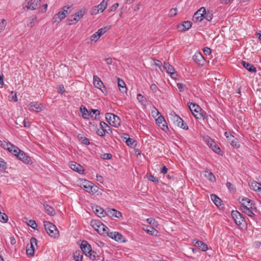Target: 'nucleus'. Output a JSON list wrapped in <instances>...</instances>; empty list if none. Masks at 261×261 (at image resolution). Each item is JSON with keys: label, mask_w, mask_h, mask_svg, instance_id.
I'll list each match as a JSON object with an SVG mask.
<instances>
[{"label": "nucleus", "mask_w": 261, "mask_h": 261, "mask_svg": "<svg viewBox=\"0 0 261 261\" xmlns=\"http://www.w3.org/2000/svg\"><path fill=\"white\" fill-rule=\"evenodd\" d=\"M93 85L95 88L101 90L103 93L107 92L106 88L103 82L97 75H95L93 76Z\"/></svg>", "instance_id": "nucleus-10"}, {"label": "nucleus", "mask_w": 261, "mask_h": 261, "mask_svg": "<svg viewBox=\"0 0 261 261\" xmlns=\"http://www.w3.org/2000/svg\"><path fill=\"white\" fill-rule=\"evenodd\" d=\"M35 249L30 248L29 246L26 249V252L28 256H32L34 254Z\"/></svg>", "instance_id": "nucleus-54"}, {"label": "nucleus", "mask_w": 261, "mask_h": 261, "mask_svg": "<svg viewBox=\"0 0 261 261\" xmlns=\"http://www.w3.org/2000/svg\"><path fill=\"white\" fill-rule=\"evenodd\" d=\"M8 220V216L5 213H0V221L7 222Z\"/></svg>", "instance_id": "nucleus-59"}, {"label": "nucleus", "mask_w": 261, "mask_h": 261, "mask_svg": "<svg viewBox=\"0 0 261 261\" xmlns=\"http://www.w3.org/2000/svg\"><path fill=\"white\" fill-rule=\"evenodd\" d=\"M249 185L252 190L261 194V184L254 180H250Z\"/></svg>", "instance_id": "nucleus-18"}, {"label": "nucleus", "mask_w": 261, "mask_h": 261, "mask_svg": "<svg viewBox=\"0 0 261 261\" xmlns=\"http://www.w3.org/2000/svg\"><path fill=\"white\" fill-rule=\"evenodd\" d=\"M41 5V0L32 1L31 8L32 10H34L39 8Z\"/></svg>", "instance_id": "nucleus-44"}, {"label": "nucleus", "mask_w": 261, "mask_h": 261, "mask_svg": "<svg viewBox=\"0 0 261 261\" xmlns=\"http://www.w3.org/2000/svg\"><path fill=\"white\" fill-rule=\"evenodd\" d=\"M58 92L60 94H63L65 92V88L63 85H60L58 88Z\"/></svg>", "instance_id": "nucleus-64"}, {"label": "nucleus", "mask_w": 261, "mask_h": 261, "mask_svg": "<svg viewBox=\"0 0 261 261\" xmlns=\"http://www.w3.org/2000/svg\"><path fill=\"white\" fill-rule=\"evenodd\" d=\"M99 36L96 33H94L90 37L91 43H92L93 41L96 42L99 39Z\"/></svg>", "instance_id": "nucleus-55"}, {"label": "nucleus", "mask_w": 261, "mask_h": 261, "mask_svg": "<svg viewBox=\"0 0 261 261\" xmlns=\"http://www.w3.org/2000/svg\"><path fill=\"white\" fill-rule=\"evenodd\" d=\"M100 126V128L106 133L111 134L112 133L111 128L105 122L101 121Z\"/></svg>", "instance_id": "nucleus-25"}, {"label": "nucleus", "mask_w": 261, "mask_h": 261, "mask_svg": "<svg viewBox=\"0 0 261 261\" xmlns=\"http://www.w3.org/2000/svg\"><path fill=\"white\" fill-rule=\"evenodd\" d=\"M100 115V111L97 109H91L90 110V116L91 118L97 119V116Z\"/></svg>", "instance_id": "nucleus-35"}, {"label": "nucleus", "mask_w": 261, "mask_h": 261, "mask_svg": "<svg viewBox=\"0 0 261 261\" xmlns=\"http://www.w3.org/2000/svg\"><path fill=\"white\" fill-rule=\"evenodd\" d=\"M73 257L75 261H82L83 253L80 251H76L73 253Z\"/></svg>", "instance_id": "nucleus-34"}, {"label": "nucleus", "mask_w": 261, "mask_h": 261, "mask_svg": "<svg viewBox=\"0 0 261 261\" xmlns=\"http://www.w3.org/2000/svg\"><path fill=\"white\" fill-rule=\"evenodd\" d=\"M203 140L208 146H212V144H214L215 141L210 138L208 136H205L203 137Z\"/></svg>", "instance_id": "nucleus-40"}, {"label": "nucleus", "mask_w": 261, "mask_h": 261, "mask_svg": "<svg viewBox=\"0 0 261 261\" xmlns=\"http://www.w3.org/2000/svg\"><path fill=\"white\" fill-rule=\"evenodd\" d=\"M80 247L83 253L87 256L89 255L90 253L92 252V250L91 246L87 241H83Z\"/></svg>", "instance_id": "nucleus-13"}, {"label": "nucleus", "mask_w": 261, "mask_h": 261, "mask_svg": "<svg viewBox=\"0 0 261 261\" xmlns=\"http://www.w3.org/2000/svg\"><path fill=\"white\" fill-rule=\"evenodd\" d=\"M251 200L248 198H242L241 203L240 206H244L245 205H246L247 204L249 203Z\"/></svg>", "instance_id": "nucleus-56"}, {"label": "nucleus", "mask_w": 261, "mask_h": 261, "mask_svg": "<svg viewBox=\"0 0 261 261\" xmlns=\"http://www.w3.org/2000/svg\"><path fill=\"white\" fill-rule=\"evenodd\" d=\"M88 256L89 257L90 259L92 260H98L100 259V256L98 254V253L96 252L93 250L92 251L91 253H90Z\"/></svg>", "instance_id": "nucleus-41"}, {"label": "nucleus", "mask_w": 261, "mask_h": 261, "mask_svg": "<svg viewBox=\"0 0 261 261\" xmlns=\"http://www.w3.org/2000/svg\"><path fill=\"white\" fill-rule=\"evenodd\" d=\"M80 111L82 113V117L85 119L89 118L90 116V111L89 112L87 109L84 106H81L80 107Z\"/></svg>", "instance_id": "nucleus-30"}, {"label": "nucleus", "mask_w": 261, "mask_h": 261, "mask_svg": "<svg viewBox=\"0 0 261 261\" xmlns=\"http://www.w3.org/2000/svg\"><path fill=\"white\" fill-rule=\"evenodd\" d=\"M177 87L180 92H183L186 86L182 83H177Z\"/></svg>", "instance_id": "nucleus-61"}, {"label": "nucleus", "mask_w": 261, "mask_h": 261, "mask_svg": "<svg viewBox=\"0 0 261 261\" xmlns=\"http://www.w3.org/2000/svg\"><path fill=\"white\" fill-rule=\"evenodd\" d=\"M177 13V8H172L170 10L169 15L170 17H173L175 16Z\"/></svg>", "instance_id": "nucleus-62"}, {"label": "nucleus", "mask_w": 261, "mask_h": 261, "mask_svg": "<svg viewBox=\"0 0 261 261\" xmlns=\"http://www.w3.org/2000/svg\"><path fill=\"white\" fill-rule=\"evenodd\" d=\"M226 186H227V188L229 189V191H234V190H235L234 186L231 182H227Z\"/></svg>", "instance_id": "nucleus-63"}, {"label": "nucleus", "mask_w": 261, "mask_h": 261, "mask_svg": "<svg viewBox=\"0 0 261 261\" xmlns=\"http://www.w3.org/2000/svg\"><path fill=\"white\" fill-rule=\"evenodd\" d=\"M37 17L33 15L29 18L28 26L31 28L34 27L37 23Z\"/></svg>", "instance_id": "nucleus-36"}, {"label": "nucleus", "mask_w": 261, "mask_h": 261, "mask_svg": "<svg viewBox=\"0 0 261 261\" xmlns=\"http://www.w3.org/2000/svg\"><path fill=\"white\" fill-rule=\"evenodd\" d=\"M108 30H109V28L106 27H104V28L99 29L97 31V32H96V33L99 36V37H100L101 35L104 34L106 32H107Z\"/></svg>", "instance_id": "nucleus-50"}, {"label": "nucleus", "mask_w": 261, "mask_h": 261, "mask_svg": "<svg viewBox=\"0 0 261 261\" xmlns=\"http://www.w3.org/2000/svg\"><path fill=\"white\" fill-rule=\"evenodd\" d=\"M204 176L206 178H207L209 180L213 182L216 181L215 176L214 175L213 173L211 171H210L208 169H206L204 170Z\"/></svg>", "instance_id": "nucleus-26"}, {"label": "nucleus", "mask_w": 261, "mask_h": 261, "mask_svg": "<svg viewBox=\"0 0 261 261\" xmlns=\"http://www.w3.org/2000/svg\"><path fill=\"white\" fill-rule=\"evenodd\" d=\"M69 9H70V7L68 6L63 7L60 11L54 15L53 17V22H59L64 19L68 13L67 11Z\"/></svg>", "instance_id": "nucleus-7"}, {"label": "nucleus", "mask_w": 261, "mask_h": 261, "mask_svg": "<svg viewBox=\"0 0 261 261\" xmlns=\"http://www.w3.org/2000/svg\"><path fill=\"white\" fill-rule=\"evenodd\" d=\"M164 68L167 71V72L170 75V76L172 79H175L177 76V73L175 71V69L173 67L168 63H164Z\"/></svg>", "instance_id": "nucleus-15"}, {"label": "nucleus", "mask_w": 261, "mask_h": 261, "mask_svg": "<svg viewBox=\"0 0 261 261\" xmlns=\"http://www.w3.org/2000/svg\"><path fill=\"white\" fill-rule=\"evenodd\" d=\"M242 65H243L244 67L248 71L251 73L256 72V68L254 65L251 64L244 61H242Z\"/></svg>", "instance_id": "nucleus-20"}, {"label": "nucleus", "mask_w": 261, "mask_h": 261, "mask_svg": "<svg viewBox=\"0 0 261 261\" xmlns=\"http://www.w3.org/2000/svg\"><path fill=\"white\" fill-rule=\"evenodd\" d=\"M28 225L30 226L31 227H32L34 229H36L37 227V224L35 220H30L29 221Z\"/></svg>", "instance_id": "nucleus-53"}, {"label": "nucleus", "mask_w": 261, "mask_h": 261, "mask_svg": "<svg viewBox=\"0 0 261 261\" xmlns=\"http://www.w3.org/2000/svg\"><path fill=\"white\" fill-rule=\"evenodd\" d=\"M10 152H11L13 155L17 156V158L18 156V155L20 153V152L22 151L17 146L13 145L11 148L10 149L9 151Z\"/></svg>", "instance_id": "nucleus-32"}, {"label": "nucleus", "mask_w": 261, "mask_h": 261, "mask_svg": "<svg viewBox=\"0 0 261 261\" xmlns=\"http://www.w3.org/2000/svg\"><path fill=\"white\" fill-rule=\"evenodd\" d=\"M79 139L82 141L83 144H84L85 145H89L90 144L89 140L85 137H79Z\"/></svg>", "instance_id": "nucleus-52"}, {"label": "nucleus", "mask_w": 261, "mask_h": 261, "mask_svg": "<svg viewBox=\"0 0 261 261\" xmlns=\"http://www.w3.org/2000/svg\"><path fill=\"white\" fill-rule=\"evenodd\" d=\"M146 231L148 233L153 236H157L159 233V231L153 227H150L149 228L147 229Z\"/></svg>", "instance_id": "nucleus-45"}, {"label": "nucleus", "mask_w": 261, "mask_h": 261, "mask_svg": "<svg viewBox=\"0 0 261 261\" xmlns=\"http://www.w3.org/2000/svg\"><path fill=\"white\" fill-rule=\"evenodd\" d=\"M80 185L82 188L92 194L95 193L98 190L97 186L94 185L92 182L86 179L82 180Z\"/></svg>", "instance_id": "nucleus-3"}, {"label": "nucleus", "mask_w": 261, "mask_h": 261, "mask_svg": "<svg viewBox=\"0 0 261 261\" xmlns=\"http://www.w3.org/2000/svg\"><path fill=\"white\" fill-rule=\"evenodd\" d=\"M94 213L99 217H105L107 214V212H105L101 207L99 206H96L94 210Z\"/></svg>", "instance_id": "nucleus-27"}, {"label": "nucleus", "mask_w": 261, "mask_h": 261, "mask_svg": "<svg viewBox=\"0 0 261 261\" xmlns=\"http://www.w3.org/2000/svg\"><path fill=\"white\" fill-rule=\"evenodd\" d=\"M137 99L142 105L145 106L147 103L146 97L142 95L141 94H137Z\"/></svg>", "instance_id": "nucleus-37"}, {"label": "nucleus", "mask_w": 261, "mask_h": 261, "mask_svg": "<svg viewBox=\"0 0 261 261\" xmlns=\"http://www.w3.org/2000/svg\"><path fill=\"white\" fill-rule=\"evenodd\" d=\"M13 144L11 143L10 142H6L5 141H0V145L5 149L9 151L10 149L11 148Z\"/></svg>", "instance_id": "nucleus-33"}, {"label": "nucleus", "mask_w": 261, "mask_h": 261, "mask_svg": "<svg viewBox=\"0 0 261 261\" xmlns=\"http://www.w3.org/2000/svg\"><path fill=\"white\" fill-rule=\"evenodd\" d=\"M146 222L149 224L152 225L153 226H156L158 225V222L154 218H149L146 219Z\"/></svg>", "instance_id": "nucleus-51"}, {"label": "nucleus", "mask_w": 261, "mask_h": 261, "mask_svg": "<svg viewBox=\"0 0 261 261\" xmlns=\"http://www.w3.org/2000/svg\"><path fill=\"white\" fill-rule=\"evenodd\" d=\"M30 247L32 249H35V250L38 248L37 240L36 238L34 237L31 238L30 239Z\"/></svg>", "instance_id": "nucleus-39"}, {"label": "nucleus", "mask_w": 261, "mask_h": 261, "mask_svg": "<svg viewBox=\"0 0 261 261\" xmlns=\"http://www.w3.org/2000/svg\"><path fill=\"white\" fill-rule=\"evenodd\" d=\"M211 199L217 206H220L222 205V200L216 194H211Z\"/></svg>", "instance_id": "nucleus-28"}, {"label": "nucleus", "mask_w": 261, "mask_h": 261, "mask_svg": "<svg viewBox=\"0 0 261 261\" xmlns=\"http://www.w3.org/2000/svg\"><path fill=\"white\" fill-rule=\"evenodd\" d=\"M203 12H205V9L204 7H201L193 15L192 18L193 20L195 22H201L203 19Z\"/></svg>", "instance_id": "nucleus-12"}, {"label": "nucleus", "mask_w": 261, "mask_h": 261, "mask_svg": "<svg viewBox=\"0 0 261 261\" xmlns=\"http://www.w3.org/2000/svg\"><path fill=\"white\" fill-rule=\"evenodd\" d=\"M231 216L238 226H241L243 223H245V219L244 216L238 211H232Z\"/></svg>", "instance_id": "nucleus-9"}, {"label": "nucleus", "mask_w": 261, "mask_h": 261, "mask_svg": "<svg viewBox=\"0 0 261 261\" xmlns=\"http://www.w3.org/2000/svg\"><path fill=\"white\" fill-rule=\"evenodd\" d=\"M188 106L193 115L196 119H200L202 117V114L200 113L201 108L198 105L190 102L188 103Z\"/></svg>", "instance_id": "nucleus-8"}, {"label": "nucleus", "mask_w": 261, "mask_h": 261, "mask_svg": "<svg viewBox=\"0 0 261 261\" xmlns=\"http://www.w3.org/2000/svg\"><path fill=\"white\" fill-rule=\"evenodd\" d=\"M86 13V9H83L75 13L74 15L76 18H79L80 20L84 16Z\"/></svg>", "instance_id": "nucleus-43"}, {"label": "nucleus", "mask_w": 261, "mask_h": 261, "mask_svg": "<svg viewBox=\"0 0 261 261\" xmlns=\"http://www.w3.org/2000/svg\"><path fill=\"white\" fill-rule=\"evenodd\" d=\"M122 237H123V236L121 233H120L118 232L115 231V234L113 240H114L117 242H119V241L122 242Z\"/></svg>", "instance_id": "nucleus-49"}, {"label": "nucleus", "mask_w": 261, "mask_h": 261, "mask_svg": "<svg viewBox=\"0 0 261 261\" xmlns=\"http://www.w3.org/2000/svg\"><path fill=\"white\" fill-rule=\"evenodd\" d=\"M126 139V144L129 146H132L135 142V141L133 139L130 138H127L126 137H124Z\"/></svg>", "instance_id": "nucleus-57"}, {"label": "nucleus", "mask_w": 261, "mask_h": 261, "mask_svg": "<svg viewBox=\"0 0 261 261\" xmlns=\"http://www.w3.org/2000/svg\"><path fill=\"white\" fill-rule=\"evenodd\" d=\"M17 158L25 164L32 165L33 163V161L31 158L27 155L23 151H22L18 155Z\"/></svg>", "instance_id": "nucleus-14"}, {"label": "nucleus", "mask_w": 261, "mask_h": 261, "mask_svg": "<svg viewBox=\"0 0 261 261\" xmlns=\"http://www.w3.org/2000/svg\"><path fill=\"white\" fill-rule=\"evenodd\" d=\"M30 106L33 110L37 112H41L43 108L42 104L37 102H31Z\"/></svg>", "instance_id": "nucleus-24"}, {"label": "nucleus", "mask_w": 261, "mask_h": 261, "mask_svg": "<svg viewBox=\"0 0 261 261\" xmlns=\"http://www.w3.org/2000/svg\"><path fill=\"white\" fill-rule=\"evenodd\" d=\"M91 225L92 227L97 231L100 235H106L109 228L98 220H92Z\"/></svg>", "instance_id": "nucleus-4"}, {"label": "nucleus", "mask_w": 261, "mask_h": 261, "mask_svg": "<svg viewBox=\"0 0 261 261\" xmlns=\"http://www.w3.org/2000/svg\"><path fill=\"white\" fill-rule=\"evenodd\" d=\"M44 226L47 233L51 237L56 238L59 236V231L56 226L48 221L44 222Z\"/></svg>", "instance_id": "nucleus-5"}, {"label": "nucleus", "mask_w": 261, "mask_h": 261, "mask_svg": "<svg viewBox=\"0 0 261 261\" xmlns=\"http://www.w3.org/2000/svg\"><path fill=\"white\" fill-rule=\"evenodd\" d=\"M107 215L110 217H114L117 218L122 217V213L120 212L113 208L108 210L107 212Z\"/></svg>", "instance_id": "nucleus-19"}, {"label": "nucleus", "mask_w": 261, "mask_h": 261, "mask_svg": "<svg viewBox=\"0 0 261 261\" xmlns=\"http://www.w3.org/2000/svg\"><path fill=\"white\" fill-rule=\"evenodd\" d=\"M227 141L233 147H234L237 148H238L240 147V144L238 141V139L234 137L233 135L232 136H230V138H228Z\"/></svg>", "instance_id": "nucleus-23"}, {"label": "nucleus", "mask_w": 261, "mask_h": 261, "mask_svg": "<svg viewBox=\"0 0 261 261\" xmlns=\"http://www.w3.org/2000/svg\"><path fill=\"white\" fill-rule=\"evenodd\" d=\"M182 27L183 29H182V31H186L190 29L192 27V22L190 21H185L182 23Z\"/></svg>", "instance_id": "nucleus-38"}, {"label": "nucleus", "mask_w": 261, "mask_h": 261, "mask_svg": "<svg viewBox=\"0 0 261 261\" xmlns=\"http://www.w3.org/2000/svg\"><path fill=\"white\" fill-rule=\"evenodd\" d=\"M44 208L46 213L50 216H54L56 214L55 209L51 206L49 205L47 202L43 203Z\"/></svg>", "instance_id": "nucleus-22"}, {"label": "nucleus", "mask_w": 261, "mask_h": 261, "mask_svg": "<svg viewBox=\"0 0 261 261\" xmlns=\"http://www.w3.org/2000/svg\"><path fill=\"white\" fill-rule=\"evenodd\" d=\"M210 148H211L214 152L215 153L220 154V152H221V150L220 148V147L216 144L215 142H214V144L213 143L212 144V146H209Z\"/></svg>", "instance_id": "nucleus-42"}, {"label": "nucleus", "mask_w": 261, "mask_h": 261, "mask_svg": "<svg viewBox=\"0 0 261 261\" xmlns=\"http://www.w3.org/2000/svg\"><path fill=\"white\" fill-rule=\"evenodd\" d=\"M193 59L194 62L199 66H203L205 63V60L199 51H196L193 56Z\"/></svg>", "instance_id": "nucleus-11"}, {"label": "nucleus", "mask_w": 261, "mask_h": 261, "mask_svg": "<svg viewBox=\"0 0 261 261\" xmlns=\"http://www.w3.org/2000/svg\"><path fill=\"white\" fill-rule=\"evenodd\" d=\"M148 180L151 181L155 184L159 183V179L154 177L153 175L150 174L148 177Z\"/></svg>", "instance_id": "nucleus-58"}, {"label": "nucleus", "mask_w": 261, "mask_h": 261, "mask_svg": "<svg viewBox=\"0 0 261 261\" xmlns=\"http://www.w3.org/2000/svg\"><path fill=\"white\" fill-rule=\"evenodd\" d=\"M240 210L243 213L253 219L255 217V213L257 212L256 204L252 200L244 206H240Z\"/></svg>", "instance_id": "nucleus-1"}, {"label": "nucleus", "mask_w": 261, "mask_h": 261, "mask_svg": "<svg viewBox=\"0 0 261 261\" xmlns=\"http://www.w3.org/2000/svg\"><path fill=\"white\" fill-rule=\"evenodd\" d=\"M106 118L108 122L111 125L118 127L120 125V120L119 117L112 113H107Z\"/></svg>", "instance_id": "nucleus-6"}, {"label": "nucleus", "mask_w": 261, "mask_h": 261, "mask_svg": "<svg viewBox=\"0 0 261 261\" xmlns=\"http://www.w3.org/2000/svg\"><path fill=\"white\" fill-rule=\"evenodd\" d=\"M108 0H103L99 5L96 6L99 12H102L106 9L108 5Z\"/></svg>", "instance_id": "nucleus-29"}, {"label": "nucleus", "mask_w": 261, "mask_h": 261, "mask_svg": "<svg viewBox=\"0 0 261 261\" xmlns=\"http://www.w3.org/2000/svg\"><path fill=\"white\" fill-rule=\"evenodd\" d=\"M33 0H25L23 4V8L32 10L31 5Z\"/></svg>", "instance_id": "nucleus-47"}, {"label": "nucleus", "mask_w": 261, "mask_h": 261, "mask_svg": "<svg viewBox=\"0 0 261 261\" xmlns=\"http://www.w3.org/2000/svg\"><path fill=\"white\" fill-rule=\"evenodd\" d=\"M7 22L5 19H3L0 22V33L3 31L6 25Z\"/></svg>", "instance_id": "nucleus-60"}, {"label": "nucleus", "mask_w": 261, "mask_h": 261, "mask_svg": "<svg viewBox=\"0 0 261 261\" xmlns=\"http://www.w3.org/2000/svg\"><path fill=\"white\" fill-rule=\"evenodd\" d=\"M203 19H205L208 21H211L213 18V14L210 11L206 12L205 11V12L203 13Z\"/></svg>", "instance_id": "nucleus-46"}, {"label": "nucleus", "mask_w": 261, "mask_h": 261, "mask_svg": "<svg viewBox=\"0 0 261 261\" xmlns=\"http://www.w3.org/2000/svg\"><path fill=\"white\" fill-rule=\"evenodd\" d=\"M70 167L73 170L78 172L80 174H83L84 172V169L82 166L74 162H71L70 163Z\"/></svg>", "instance_id": "nucleus-17"}, {"label": "nucleus", "mask_w": 261, "mask_h": 261, "mask_svg": "<svg viewBox=\"0 0 261 261\" xmlns=\"http://www.w3.org/2000/svg\"><path fill=\"white\" fill-rule=\"evenodd\" d=\"M79 21V18H76L74 14L71 16V18L69 20L68 24L69 25L73 24L76 23Z\"/></svg>", "instance_id": "nucleus-48"}, {"label": "nucleus", "mask_w": 261, "mask_h": 261, "mask_svg": "<svg viewBox=\"0 0 261 261\" xmlns=\"http://www.w3.org/2000/svg\"><path fill=\"white\" fill-rule=\"evenodd\" d=\"M156 122L158 126L161 127L163 130H166L168 129V126L167 125V123L165 120L164 117L160 115L158 117L157 119H156Z\"/></svg>", "instance_id": "nucleus-16"}, {"label": "nucleus", "mask_w": 261, "mask_h": 261, "mask_svg": "<svg viewBox=\"0 0 261 261\" xmlns=\"http://www.w3.org/2000/svg\"><path fill=\"white\" fill-rule=\"evenodd\" d=\"M169 118L170 120L174 125L185 130H187L188 129L189 127L186 123H185L183 119L175 112H171L169 114Z\"/></svg>", "instance_id": "nucleus-2"}, {"label": "nucleus", "mask_w": 261, "mask_h": 261, "mask_svg": "<svg viewBox=\"0 0 261 261\" xmlns=\"http://www.w3.org/2000/svg\"><path fill=\"white\" fill-rule=\"evenodd\" d=\"M195 246L198 248L199 249H201L203 251H205L207 250L208 247L207 245L203 243V242L197 241L195 243Z\"/></svg>", "instance_id": "nucleus-31"}, {"label": "nucleus", "mask_w": 261, "mask_h": 261, "mask_svg": "<svg viewBox=\"0 0 261 261\" xmlns=\"http://www.w3.org/2000/svg\"><path fill=\"white\" fill-rule=\"evenodd\" d=\"M117 84L120 91L122 93H125L127 92V89L126 87V84L124 82L121 80L119 77L117 78Z\"/></svg>", "instance_id": "nucleus-21"}]
</instances>
